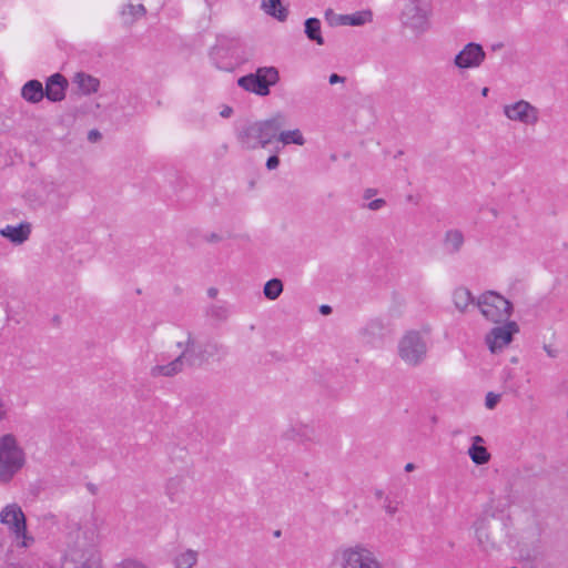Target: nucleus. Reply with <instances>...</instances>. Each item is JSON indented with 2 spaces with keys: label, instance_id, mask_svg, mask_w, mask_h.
Listing matches in <instances>:
<instances>
[{
  "label": "nucleus",
  "instance_id": "nucleus-1",
  "mask_svg": "<svg viewBox=\"0 0 568 568\" xmlns=\"http://www.w3.org/2000/svg\"><path fill=\"white\" fill-rule=\"evenodd\" d=\"M287 123V118L284 113L277 112L271 118L247 122L241 125L236 132V139L241 146L245 150H255L257 148H266Z\"/></svg>",
  "mask_w": 568,
  "mask_h": 568
},
{
  "label": "nucleus",
  "instance_id": "nucleus-2",
  "mask_svg": "<svg viewBox=\"0 0 568 568\" xmlns=\"http://www.w3.org/2000/svg\"><path fill=\"white\" fill-rule=\"evenodd\" d=\"M26 465V453L13 434L0 436V484H8Z\"/></svg>",
  "mask_w": 568,
  "mask_h": 568
},
{
  "label": "nucleus",
  "instance_id": "nucleus-3",
  "mask_svg": "<svg viewBox=\"0 0 568 568\" xmlns=\"http://www.w3.org/2000/svg\"><path fill=\"white\" fill-rule=\"evenodd\" d=\"M329 568H382V564L371 548L356 544L337 548Z\"/></svg>",
  "mask_w": 568,
  "mask_h": 568
},
{
  "label": "nucleus",
  "instance_id": "nucleus-4",
  "mask_svg": "<svg viewBox=\"0 0 568 568\" xmlns=\"http://www.w3.org/2000/svg\"><path fill=\"white\" fill-rule=\"evenodd\" d=\"M398 356L409 366H418L427 355L428 345L425 336L417 331L407 332L398 342Z\"/></svg>",
  "mask_w": 568,
  "mask_h": 568
},
{
  "label": "nucleus",
  "instance_id": "nucleus-5",
  "mask_svg": "<svg viewBox=\"0 0 568 568\" xmlns=\"http://www.w3.org/2000/svg\"><path fill=\"white\" fill-rule=\"evenodd\" d=\"M477 306L483 316L493 323L507 322L513 312V304L494 291L481 294Z\"/></svg>",
  "mask_w": 568,
  "mask_h": 568
},
{
  "label": "nucleus",
  "instance_id": "nucleus-6",
  "mask_svg": "<svg viewBox=\"0 0 568 568\" xmlns=\"http://www.w3.org/2000/svg\"><path fill=\"white\" fill-rule=\"evenodd\" d=\"M505 116L514 122L534 126L539 121V110L526 100L504 105Z\"/></svg>",
  "mask_w": 568,
  "mask_h": 568
},
{
  "label": "nucleus",
  "instance_id": "nucleus-7",
  "mask_svg": "<svg viewBox=\"0 0 568 568\" xmlns=\"http://www.w3.org/2000/svg\"><path fill=\"white\" fill-rule=\"evenodd\" d=\"M237 42L231 41L227 43L225 38H221L217 40V43L213 47L211 51V59L216 65V68L221 70H232L237 63Z\"/></svg>",
  "mask_w": 568,
  "mask_h": 568
},
{
  "label": "nucleus",
  "instance_id": "nucleus-8",
  "mask_svg": "<svg viewBox=\"0 0 568 568\" xmlns=\"http://www.w3.org/2000/svg\"><path fill=\"white\" fill-rule=\"evenodd\" d=\"M486 59L484 48L476 42L467 43L454 58V64L460 70L479 68Z\"/></svg>",
  "mask_w": 568,
  "mask_h": 568
},
{
  "label": "nucleus",
  "instance_id": "nucleus-9",
  "mask_svg": "<svg viewBox=\"0 0 568 568\" xmlns=\"http://www.w3.org/2000/svg\"><path fill=\"white\" fill-rule=\"evenodd\" d=\"M518 325L516 322H506L503 326L494 327L486 335V343L491 353H497L501 351L505 346H507L511 339L513 335L518 332Z\"/></svg>",
  "mask_w": 568,
  "mask_h": 568
},
{
  "label": "nucleus",
  "instance_id": "nucleus-10",
  "mask_svg": "<svg viewBox=\"0 0 568 568\" xmlns=\"http://www.w3.org/2000/svg\"><path fill=\"white\" fill-rule=\"evenodd\" d=\"M0 523L8 528L11 535L21 531V528L27 526L26 515L16 503L8 504L0 510Z\"/></svg>",
  "mask_w": 568,
  "mask_h": 568
},
{
  "label": "nucleus",
  "instance_id": "nucleus-11",
  "mask_svg": "<svg viewBox=\"0 0 568 568\" xmlns=\"http://www.w3.org/2000/svg\"><path fill=\"white\" fill-rule=\"evenodd\" d=\"M178 347L182 348L181 354L179 355L182 359L184 365L189 366H199L201 365L206 358L204 352H207L206 349H203L202 345H199L191 336V334H187V338L185 342H178Z\"/></svg>",
  "mask_w": 568,
  "mask_h": 568
},
{
  "label": "nucleus",
  "instance_id": "nucleus-12",
  "mask_svg": "<svg viewBox=\"0 0 568 568\" xmlns=\"http://www.w3.org/2000/svg\"><path fill=\"white\" fill-rule=\"evenodd\" d=\"M190 479L185 475L171 477L166 484V494L171 501L181 503L187 495Z\"/></svg>",
  "mask_w": 568,
  "mask_h": 568
},
{
  "label": "nucleus",
  "instance_id": "nucleus-13",
  "mask_svg": "<svg viewBox=\"0 0 568 568\" xmlns=\"http://www.w3.org/2000/svg\"><path fill=\"white\" fill-rule=\"evenodd\" d=\"M67 80L60 73H55L48 78L44 89V97L52 101L59 102L65 97Z\"/></svg>",
  "mask_w": 568,
  "mask_h": 568
},
{
  "label": "nucleus",
  "instance_id": "nucleus-14",
  "mask_svg": "<svg viewBox=\"0 0 568 568\" xmlns=\"http://www.w3.org/2000/svg\"><path fill=\"white\" fill-rule=\"evenodd\" d=\"M409 12H413L412 17H408V13H404L403 23L415 32L426 31L428 29V21L422 10L414 6Z\"/></svg>",
  "mask_w": 568,
  "mask_h": 568
},
{
  "label": "nucleus",
  "instance_id": "nucleus-15",
  "mask_svg": "<svg viewBox=\"0 0 568 568\" xmlns=\"http://www.w3.org/2000/svg\"><path fill=\"white\" fill-rule=\"evenodd\" d=\"M0 234L14 244H21L28 240L30 235V226L29 224L7 225L0 230Z\"/></svg>",
  "mask_w": 568,
  "mask_h": 568
},
{
  "label": "nucleus",
  "instance_id": "nucleus-16",
  "mask_svg": "<svg viewBox=\"0 0 568 568\" xmlns=\"http://www.w3.org/2000/svg\"><path fill=\"white\" fill-rule=\"evenodd\" d=\"M21 97L30 103L40 102L44 98L42 83L38 80L26 82L21 89Z\"/></svg>",
  "mask_w": 568,
  "mask_h": 568
},
{
  "label": "nucleus",
  "instance_id": "nucleus-17",
  "mask_svg": "<svg viewBox=\"0 0 568 568\" xmlns=\"http://www.w3.org/2000/svg\"><path fill=\"white\" fill-rule=\"evenodd\" d=\"M70 197L62 183H51L47 186V201L51 204L64 206Z\"/></svg>",
  "mask_w": 568,
  "mask_h": 568
},
{
  "label": "nucleus",
  "instance_id": "nucleus-18",
  "mask_svg": "<svg viewBox=\"0 0 568 568\" xmlns=\"http://www.w3.org/2000/svg\"><path fill=\"white\" fill-rule=\"evenodd\" d=\"M73 82L83 94H91L98 91L100 82L97 78L79 72L74 75Z\"/></svg>",
  "mask_w": 568,
  "mask_h": 568
},
{
  "label": "nucleus",
  "instance_id": "nucleus-19",
  "mask_svg": "<svg viewBox=\"0 0 568 568\" xmlns=\"http://www.w3.org/2000/svg\"><path fill=\"white\" fill-rule=\"evenodd\" d=\"M239 85L245 91L253 92L257 95L265 97L270 94V89L265 84H262L252 73L244 75L239 79Z\"/></svg>",
  "mask_w": 568,
  "mask_h": 568
},
{
  "label": "nucleus",
  "instance_id": "nucleus-20",
  "mask_svg": "<svg viewBox=\"0 0 568 568\" xmlns=\"http://www.w3.org/2000/svg\"><path fill=\"white\" fill-rule=\"evenodd\" d=\"M371 20V11H357L352 14H339L336 17V23L339 26H363Z\"/></svg>",
  "mask_w": 568,
  "mask_h": 568
},
{
  "label": "nucleus",
  "instance_id": "nucleus-21",
  "mask_svg": "<svg viewBox=\"0 0 568 568\" xmlns=\"http://www.w3.org/2000/svg\"><path fill=\"white\" fill-rule=\"evenodd\" d=\"M275 141L282 143L284 146L290 144L302 146L306 143V140L300 129L278 130Z\"/></svg>",
  "mask_w": 568,
  "mask_h": 568
},
{
  "label": "nucleus",
  "instance_id": "nucleus-22",
  "mask_svg": "<svg viewBox=\"0 0 568 568\" xmlns=\"http://www.w3.org/2000/svg\"><path fill=\"white\" fill-rule=\"evenodd\" d=\"M184 368L183 359L178 356L175 359L165 365H156L151 369L152 376H174Z\"/></svg>",
  "mask_w": 568,
  "mask_h": 568
},
{
  "label": "nucleus",
  "instance_id": "nucleus-23",
  "mask_svg": "<svg viewBox=\"0 0 568 568\" xmlns=\"http://www.w3.org/2000/svg\"><path fill=\"white\" fill-rule=\"evenodd\" d=\"M464 245V235L458 230L447 231L444 240V247L449 254H455L460 251Z\"/></svg>",
  "mask_w": 568,
  "mask_h": 568
},
{
  "label": "nucleus",
  "instance_id": "nucleus-24",
  "mask_svg": "<svg viewBox=\"0 0 568 568\" xmlns=\"http://www.w3.org/2000/svg\"><path fill=\"white\" fill-rule=\"evenodd\" d=\"M254 78H256L262 84H265L267 89L270 87L275 85L280 80V74L276 68L274 67H263L258 68L255 73H252Z\"/></svg>",
  "mask_w": 568,
  "mask_h": 568
},
{
  "label": "nucleus",
  "instance_id": "nucleus-25",
  "mask_svg": "<svg viewBox=\"0 0 568 568\" xmlns=\"http://www.w3.org/2000/svg\"><path fill=\"white\" fill-rule=\"evenodd\" d=\"M483 442L480 436L474 437V444L468 449L469 457L476 465H483L488 463L490 455L487 452L486 447L481 445H477V443Z\"/></svg>",
  "mask_w": 568,
  "mask_h": 568
},
{
  "label": "nucleus",
  "instance_id": "nucleus-26",
  "mask_svg": "<svg viewBox=\"0 0 568 568\" xmlns=\"http://www.w3.org/2000/svg\"><path fill=\"white\" fill-rule=\"evenodd\" d=\"M305 34L311 40L314 41L318 45L324 44V39L321 33V21L316 18H308L305 20Z\"/></svg>",
  "mask_w": 568,
  "mask_h": 568
},
{
  "label": "nucleus",
  "instance_id": "nucleus-27",
  "mask_svg": "<svg viewBox=\"0 0 568 568\" xmlns=\"http://www.w3.org/2000/svg\"><path fill=\"white\" fill-rule=\"evenodd\" d=\"M262 8L278 21H285L287 18V9L282 6L281 0H263Z\"/></svg>",
  "mask_w": 568,
  "mask_h": 568
},
{
  "label": "nucleus",
  "instance_id": "nucleus-28",
  "mask_svg": "<svg viewBox=\"0 0 568 568\" xmlns=\"http://www.w3.org/2000/svg\"><path fill=\"white\" fill-rule=\"evenodd\" d=\"M453 300L455 306L462 312H464L467 306L475 301L470 291L465 287L456 288L453 294Z\"/></svg>",
  "mask_w": 568,
  "mask_h": 568
},
{
  "label": "nucleus",
  "instance_id": "nucleus-29",
  "mask_svg": "<svg viewBox=\"0 0 568 568\" xmlns=\"http://www.w3.org/2000/svg\"><path fill=\"white\" fill-rule=\"evenodd\" d=\"M197 562V551L193 549H186L174 559L175 568H193Z\"/></svg>",
  "mask_w": 568,
  "mask_h": 568
},
{
  "label": "nucleus",
  "instance_id": "nucleus-30",
  "mask_svg": "<svg viewBox=\"0 0 568 568\" xmlns=\"http://www.w3.org/2000/svg\"><path fill=\"white\" fill-rule=\"evenodd\" d=\"M283 292V283L278 278H272L267 281L264 285L263 293L266 298L274 301L276 300L281 293Z\"/></svg>",
  "mask_w": 568,
  "mask_h": 568
},
{
  "label": "nucleus",
  "instance_id": "nucleus-31",
  "mask_svg": "<svg viewBox=\"0 0 568 568\" xmlns=\"http://www.w3.org/2000/svg\"><path fill=\"white\" fill-rule=\"evenodd\" d=\"M141 8V4H126L121 11L122 22L124 24L133 23L139 18Z\"/></svg>",
  "mask_w": 568,
  "mask_h": 568
},
{
  "label": "nucleus",
  "instance_id": "nucleus-32",
  "mask_svg": "<svg viewBox=\"0 0 568 568\" xmlns=\"http://www.w3.org/2000/svg\"><path fill=\"white\" fill-rule=\"evenodd\" d=\"M14 540L17 541V546L21 548H29L34 544V538L28 534L27 526L21 528V531H16L12 534Z\"/></svg>",
  "mask_w": 568,
  "mask_h": 568
},
{
  "label": "nucleus",
  "instance_id": "nucleus-33",
  "mask_svg": "<svg viewBox=\"0 0 568 568\" xmlns=\"http://www.w3.org/2000/svg\"><path fill=\"white\" fill-rule=\"evenodd\" d=\"M10 408V400L8 398L0 396V422L8 418Z\"/></svg>",
  "mask_w": 568,
  "mask_h": 568
},
{
  "label": "nucleus",
  "instance_id": "nucleus-34",
  "mask_svg": "<svg viewBox=\"0 0 568 568\" xmlns=\"http://www.w3.org/2000/svg\"><path fill=\"white\" fill-rule=\"evenodd\" d=\"M383 507L388 515L393 516L398 510V501L390 499L388 496H385Z\"/></svg>",
  "mask_w": 568,
  "mask_h": 568
},
{
  "label": "nucleus",
  "instance_id": "nucleus-35",
  "mask_svg": "<svg viewBox=\"0 0 568 568\" xmlns=\"http://www.w3.org/2000/svg\"><path fill=\"white\" fill-rule=\"evenodd\" d=\"M203 349H206L207 352H204L206 358L209 356H212L214 355L215 353H220V351L222 349V346H220L219 344L216 343H207L203 346Z\"/></svg>",
  "mask_w": 568,
  "mask_h": 568
},
{
  "label": "nucleus",
  "instance_id": "nucleus-36",
  "mask_svg": "<svg viewBox=\"0 0 568 568\" xmlns=\"http://www.w3.org/2000/svg\"><path fill=\"white\" fill-rule=\"evenodd\" d=\"M385 205H386V201L384 199H376V200H373L369 203H367L365 205V207H367L371 211H378L382 207H384Z\"/></svg>",
  "mask_w": 568,
  "mask_h": 568
},
{
  "label": "nucleus",
  "instance_id": "nucleus-37",
  "mask_svg": "<svg viewBox=\"0 0 568 568\" xmlns=\"http://www.w3.org/2000/svg\"><path fill=\"white\" fill-rule=\"evenodd\" d=\"M280 165V159L277 155H271L265 163L267 170L272 171L277 169Z\"/></svg>",
  "mask_w": 568,
  "mask_h": 568
},
{
  "label": "nucleus",
  "instance_id": "nucleus-38",
  "mask_svg": "<svg viewBox=\"0 0 568 568\" xmlns=\"http://www.w3.org/2000/svg\"><path fill=\"white\" fill-rule=\"evenodd\" d=\"M497 402L498 396L494 395L493 393H488V395L486 396V406L491 409L496 406Z\"/></svg>",
  "mask_w": 568,
  "mask_h": 568
},
{
  "label": "nucleus",
  "instance_id": "nucleus-39",
  "mask_svg": "<svg viewBox=\"0 0 568 568\" xmlns=\"http://www.w3.org/2000/svg\"><path fill=\"white\" fill-rule=\"evenodd\" d=\"M121 568H142L141 565L135 560H125Z\"/></svg>",
  "mask_w": 568,
  "mask_h": 568
},
{
  "label": "nucleus",
  "instance_id": "nucleus-40",
  "mask_svg": "<svg viewBox=\"0 0 568 568\" xmlns=\"http://www.w3.org/2000/svg\"><path fill=\"white\" fill-rule=\"evenodd\" d=\"M344 81L345 79L336 73L331 74L328 79L329 84H336Z\"/></svg>",
  "mask_w": 568,
  "mask_h": 568
},
{
  "label": "nucleus",
  "instance_id": "nucleus-41",
  "mask_svg": "<svg viewBox=\"0 0 568 568\" xmlns=\"http://www.w3.org/2000/svg\"><path fill=\"white\" fill-rule=\"evenodd\" d=\"M375 328H382L379 321H372L365 328V332L374 331Z\"/></svg>",
  "mask_w": 568,
  "mask_h": 568
},
{
  "label": "nucleus",
  "instance_id": "nucleus-42",
  "mask_svg": "<svg viewBox=\"0 0 568 568\" xmlns=\"http://www.w3.org/2000/svg\"><path fill=\"white\" fill-rule=\"evenodd\" d=\"M376 193H377V190H376V189H366V190L364 191L363 197H364L365 200H369V199H372Z\"/></svg>",
  "mask_w": 568,
  "mask_h": 568
},
{
  "label": "nucleus",
  "instance_id": "nucleus-43",
  "mask_svg": "<svg viewBox=\"0 0 568 568\" xmlns=\"http://www.w3.org/2000/svg\"><path fill=\"white\" fill-rule=\"evenodd\" d=\"M232 113H233V110H232V108H230V106H225V108L220 112L221 116H223V118H229V116H231V114H232Z\"/></svg>",
  "mask_w": 568,
  "mask_h": 568
},
{
  "label": "nucleus",
  "instance_id": "nucleus-44",
  "mask_svg": "<svg viewBox=\"0 0 568 568\" xmlns=\"http://www.w3.org/2000/svg\"><path fill=\"white\" fill-rule=\"evenodd\" d=\"M320 312L323 314V315H328L332 313V307L329 305H322L320 307Z\"/></svg>",
  "mask_w": 568,
  "mask_h": 568
},
{
  "label": "nucleus",
  "instance_id": "nucleus-45",
  "mask_svg": "<svg viewBox=\"0 0 568 568\" xmlns=\"http://www.w3.org/2000/svg\"><path fill=\"white\" fill-rule=\"evenodd\" d=\"M544 349L546 351V353L548 354V356L550 357H556V352L549 346V345H545L544 346Z\"/></svg>",
  "mask_w": 568,
  "mask_h": 568
},
{
  "label": "nucleus",
  "instance_id": "nucleus-46",
  "mask_svg": "<svg viewBox=\"0 0 568 568\" xmlns=\"http://www.w3.org/2000/svg\"><path fill=\"white\" fill-rule=\"evenodd\" d=\"M99 136H100V133H99L98 131H91V132L89 133V139H90L91 141H95Z\"/></svg>",
  "mask_w": 568,
  "mask_h": 568
},
{
  "label": "nucleus",
  "instance_id": "nucleus-47",
  "mask_svg": "<svg viewBox=\"0 0 568 568\" xmlns=\"http://www.w3.org/2000/svg\"><path fill=\"white\" fill-rule=\"evenodd\" d=\"M414 468H415V465H414V464H412V463H408V464H406V466H405V470H406V471H412V470H414Z\"/></svg>",
  "mask_w": 568,
  "mask_h": 568
},
{
  "label": "nucleus",
  "instance_id": "nucleus-48",
  "mask_svg": "<svg viewBox=\"0 0 568 568\" xmlns=\"http://www.w3.org/2000/svg\"><path fill=\"white\" fill-rule=\"evenodd\" d=\"M207 293L211 297H214L217 294V290L212 287L207 291Z\"/></svg>",
  "mask_w": 568,
  "mask_h": 568
},
{
  "label": "nucleus",
  "instance_id": "nucleus-49",
  "mask_svg": "<svg viewBox=\"0 0 568 568\" xmlns=\"http://www.w3.org/2000/svg\"><path fill=\"white\" fill-rule=\"evenodd\" d=\"M375 495L378 499L385 498L384 493L382 490H377Z\"/></svg>",
  "mask_w": 568,
  "mask_h": 568
},
{
  "label": "nucleus",
  "instance_id": "nucleus-50",
  "mask_svg": "<svg viewBox=\"0 0 568 568\" xmlns=\"http://www.w3.org/2000/svg\"><path fill=\"white\" fill-rule=\"evenodd\" d=\"M488 92H489V89H488V88H484V89L481 90V95H483V97H487Z\"/></svg>",
  "mask_w": 568,
  "mask_h": 568
}]
</instances>
